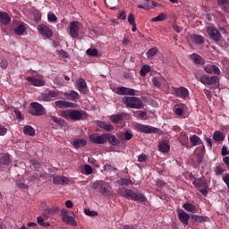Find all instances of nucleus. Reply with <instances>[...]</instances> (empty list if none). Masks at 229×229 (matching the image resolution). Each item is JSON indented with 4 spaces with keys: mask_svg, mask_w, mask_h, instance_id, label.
I'll return each instance as SVG.
<instances>
[{
    "mask_svg": "<svg viewBox=\"0 0 229 229\" xmlns=\"http://www.w3.org/2000/svg\"><path fill=\"white\" fill-rule=\"evenodd\" d=\"M118 194L126 198V199H131L132 201H138L139 203H144L146 201V196L142 193H137L132 190L126 188H119Z\"/></svg>",
    "mask_w": 229,
    "mask_h": 229,
    "instance_id": "f257e3e1",
    "label": "nucleus"
},
{
    "mask_svg": "<svg viewBox=\"0 0 229 229\" xmlns=\"http://www.w3.org/2000/svg\"><path fill=\"white\" fill-rule=\"evenodd\" d=\"M123 101L128 108H144V102L137 97H124Z\"/></svg>",
    "mask_w": 229,
    "mask_h": 229,
    "instance_id": "f03ea898",
    "label": "nucleus"
},
{
    "mask_svg": "<svg viewBox=\"0 0 229 229\" xmlns=\"http://www.w3.org/2000/svg\"><path fill=\"white\" fill-rule=\"evenodd\" d=\"M30 114L31 115H36V117H40L45 115L46 108L38 102H32L30 104Z\"/></svg>",
    "mask_w": 229,
    "mask_h": 229,
    "instance_id": "7ed1b4c3",
    "label": "nucleus"
},
{
    "mask_svg": "<svg viewBox=\"0 0 229 229\" xmlns=\"http://www.w3.org/2000/svg\"><path fill=\"white\" fill-rule=\"evenodd\" d=\"M95 189H98L102 196H110L112 194V187L105 181H98L94 184Z\"/></svg>",
    "mask_w": 229,
    "mask_h": 229,
    "instance_id": "20e7f679",
    "label": "nucleus"
},
{
    "mask_svg": "<svg viewBox=\"0 0 229 229\" xmlns=\"http://www.w3.org/2000/svg\"><path fill=\"white\" fill-rule=\"evenodd\" d=\"M134 127L136 128V130H138V131H140L141 133H159L160 129L157 128V127H153L150 125H144L139 123H136L134 124Z\"/></svg>",
    "mask_w": 229,
    "mask_h": 229,
    "instance_id": "39448f33",
    "label": "nucleus"
},
{
    "mask_svg": "<svg viewBox=\"0 0 229 229\" xmlns=\"http://www.w3.org/2000/svg\"><path fill=\"white\" fill-rule=\"evenodd\" d=\"M61 216L63 223L66 225H71L72 226H78V223L74 220V217L69 216V211H62Z\"/></svg>",
    "mask_w": 229,
    "mask_h": 229,
    "instance_id": "423d86ee",
    "label": "nucleus"
},
{
    "mask_svg": "<svg viewBox=\"0 0 229 229\" xmlns=\"http://www.w3.org/2000/svg\"><path fill=\"white\" fill-rule=\"evenodd\" d=\"M89 139L93 144H106L108 142V134H102L98 136L90 135Z\"/></svg>",
    "mask_w": 229,
    "mask_h": 229,
    "instance_id": "0eeeda50",
    "label": "nucleus"
},
{
    "mask_svg": "<svg viewBox=\"0 0 229 229\" xmlns=\"http://www.w3.org/2000/svg\"><path fill=\"white\" fill-rule=\"evenodd\" d=\"M70 36L72 38H78L80 37V22L72 21L70 23Z\"/></svg>",
    "mask_w": 229,
    "mask_h": 229,
    "instance_id": "6e6552de",
    "label": "nucleus"
},
{
    "mask_svg": "<svg viewBox=\"0 0 229 229\" xmlns=\"http://www.w3.org/2000/svg\"><path fill=\"white\" fill-rule=\"evenodd\" d=\"M207 32H208V35H209L210 38L215 40V42H219V40H221V33L216 28L208 27Z\"/></svg>",
    "mask_w": 229,
    "mask_h": 229,
    "instance_id": "1a4fd4ad",
    "label": "nucleus"
},
{
    "mask_svg": "<svg viewBox=\"0 0 229 229\" xmlns=\"http://www.w3.org/2000/svg\"><path fill=\"white\" fill-rule=\"evenodd\" d=\"M194 187L199 189V192L203 194V196H207L208 194V191H207V182L202 180L194 181L193 182Z\"/></svg>",
    "mask_w": 229,
    "mask_h": 229,
    "instance_id": "9d476101",
    "label": "nucleus"
},
{
    "mask_svg": "<svg viewBox=\"0 0 229 229\" xmlns=\"http://www.w3.org/2000/svg\"><path fill=\"white\" fill-rule=\"evenodd\" d=\"M178 212V219L184 225L187 226L189 225V219H191V216L187 214L183 209H180Z\"/></svg>",
    "mask_w": 229,
    "mask_h": 229,
    "instance_id": "9b49d317",
    "label": "nucleus"
},
{
    "mask_svg": "<svg viewBox=\"0 0 229 229\" xmlns=\"http://www.w3.org/2000/svg\"><path fill=\"white\" fill-rule=\"evenodd\" d=\"M174 94L177 98H181V99H187L189 98V89L185 87L175 88Z\"/></svg>",
    "mask_w": 229,
    "mask_h": 229,
    "instance_id": "f8f14e48",
    "label": "nucleus"
},
{
    "mask_svg": "<svg viewBox=\"0 0 229 229\" xmlns=\"http://www.w3.org/2000/svg\"><path fill=\"white\" fill-rule=\"evenodd\" d=\"M38 30L43 37H46V38H51L53 37V30L46 25H38Z\"/></svg>",
    "mask_w": 229,
    "mask_h": 229,
    "instance_id": "ddd939ff",
    "label": "nucleus"
},
{
    "mask_svg": "<svg viewBox=\"0 0 229 229\" xmlns=\"http://www.w3.org/2000/svg\"><path fill=\"white\" fill-rule=\"evenodd\" d=\"M204 71L208 72V74H221V70L219 69V67L214 64H207L204 67Z\"/></svg>",
    "mask_w": 229,
    "mask_h": 229,
    "instance_id": "4468645a",
    "label": "nucleus"
},
{
    "mask_svg": "<svg viewBox=\"0 0 229 229\" xmlns=\"http://www.w3.org/2000/svg\"><path fill=\"white\" fill-rule=\"evenodd\" d=\"M77 90L81 92V94H87V81H84L83 78H80L77 82Z\"/></svg>",
    "mask_w": 229,
    "mask_h": 229,
    "instance_id": "2eb2a0df",
    "label": "nucleus"
},
{
    "mask_svg": "<svg viewBox=\"0 0 229 229\" xmlns=\"http://www.w3.org/2000/svg\"><path fill=\"white\" fill-rule=\"evenodd\" d=\"M190 60H192L195 65H205V59H203V57L198 54L190 55Z\"/></svg>",
    "mask_w": 229,
    "mask_h": 229,
    "instance_id": "dca6fc26",
    "label": "nucleus"
},
{
    "mask_svg": "<svg viewBox=\"0 0 229 229\" xmlns=\"http://www.w3.org/2000/svg\"><path fill=\"white\" fill-rule=\"evenodd\" d=\"M70 119H72V121H81V119H83V113L76 109L71 110Z\"/></svg>",
    "mask_w": 229,
    "mask_h": 229,
    "instance_id": "f3484780",
    "label": "nucleus"
},
{
    "mask_svg": "<svg viewBox=\"0 0 229 229\" xmlns=\"http://www.w3.org/2000/svg\"><path fill=\"white\" fill-rule=\"evenodd\" d=\"M171 149V145L166 140H162L158 143V150L161 153H169Z\"/></svg>",
    "mask_w": 229,
    "mask_h": 229,
    "instance_id": "a211bd4d",
    "label": "nucleus"
},
{
    "mask_svg": "<svg viewBox=\"0 0 229 229\" xmlns=\"http://www.w3.org/2000/svg\"><path fill=\"white\" fill-rule=\"evenodd\" d=\"M27 81L31 83L34 87H44V85H46L43 80L36 79L35 77H27Z\"/></svg>",
    "mask_w": 229,
    "mask_h": 229,
    "instance_id": "6ab92c4d",
    "label": "nucleus"
},
{
    "mask_svg": "<svg viewBox=\"0 0 229 229\" xmlns=\"http://www.w3.org/2000/svg\"><path fill=\"white\" fill-rule=\"evenodd\" d=\"M53 182L55 185H65V183H69V179L65 176L55 175Z\"/></svg>",
    "mask_w": 229,
    "mask_h": 229,
    "instance_id": "aec40b11",
    "label": "nucleus"
},
{
    "mask_svg": "<svg viewBox=\"0 0 229 229\" xmlns=\"http://www.w3.org/2000/svg\"><path fill=\"white\" fill-rule=\"evenodd\" d=\"M117 137L121 139V140H131L133 139V131L131 130H127L125 132H120L117 134Z\"/></svg>",
    "mask_w": 229,
    "mask_h": 229,
    "instance_id": "412c9836",
    "label": "nucleus"
},
{
    "mask_svg": "<svg viewBox=\"0 0 229 229\" xmlns=\"http://www.w3.org/2000/svg\"><path fill=\"white\" fill-rule=\"evenodd\" d=\"M97 126L102 130H105L106 131H114V125L106 123V122L97 121Z\"/></svg>",
    "mask_w": 229,
    "mask_h": 229,
    "instance_id": "4be33fe9",
    "label": "nucleus"
},
{
    "mask_svg": "<svg viewBox=\"0 0 229 229\" xmlns=\"http://www.w3.org/2000/svg\"><path fill=\"white\" fill-rule=\"evenodd\" d=\"M11 21L12 19H10L8 13L0 12V21L2 24H4V26H8Z\"/></svg>",
    "mask_w": 229,
    "mask_h": 229,
    "instance_id": "5701e85b",
    "label": "nucleus"
},
{
    "mask_svg": "<svg viewBox=\"0 0 229 229\" xmlns=\"http://www.w3.org/2000/svg\"><path fill=\"white\" fill-rule=\"evenodd\" d=\"M65 98L70 99V101H78L80 99V94L74 90H71L70 92L64 93Z\"/></svg>",
    "mask_w": 229,
    "mask_h": 229,
    "instance_id": "b1692460",
    "label": "nucleus"
},
{
    "mask_svg": "<svg viewBox=\"0 0 229 229\" xmlns=\"http://www.w3.org/2000/svg\"><path fill=\"white\" fill-rule=\"evenodd\" d=\"M190 38H191V42H193V44L201 45V44H204V42H205V38L202 36H199L198 34H191L190 36Z\"/></svg>",
    "mask_w": 229,
    "mask_h": 229,
    "instance_id": "393cba45",
    "label": "nucleus"
},
{
    "mask_svg": "<svg viewBox=\"0 0 229 229\" xmlns=\"http://www.w3.org/2000/svg\"><path fill=\"white\" fill-rule=\"evenodd\" d=\"M107 142L111 144V146H119L121 144V141L115 137V135H112L107 133Z\"/></svg>",
    "mask_w": 229,
    "mask_h": 229,
    "instance_id": "a878e982",
    "label": "nucleus"
},
{
    "mask_svg": "<svg viewBox=\"0 0 229 229\" xmlns=\"http://www.w3.org/2000/svg\"><path fill=\"white\" fill-rule=\"evenodd\" d=\"M105 4L109 10H115L119 4V0H105Z\"/></svg>",
    "mask_w": 229,
    "mask_h": 229,
    "instance_id": "bb28decb",
    "label": "nucleus"
},
{
    "mask_svg": "<svg viewBox=\"0 0 229 229\" xmlns=\"http://www.w3.org/2000/svg\"><path fill=\"white\" fill-rule=\"evenodd\" d=\"M23 133L30 135V137H35V129L31 125H25L23 127Z\"/></svg>",
    "mask_w": 229,
    "mask_h": 229,
    "instance_id": "cd10ccee",
    "label": "nucleus"
},
{
    "mask_svg": "<svg viewBox=\"0 0 229 229\" xmlns=\"http://www.w3.org/2000/svg\"><path fill=\"white\" fill-rule=\"evenodd\" d=\"M124 115L123 114H112L110 116V121L114 123V124H119L121 121H123Z\"/></svg>",
    "mask_w": 229,
    "mask_h": 229,
    "instance_id": "c85d7f7f",
    "label": "nucleus"
},
{
    "mask_svg": "<svg viewBox=\"0 0 229 229\" xmlns=\"http://www.w3.org/2000/svg\"><path fill=\"white\" fill-rule=\"evenodd\" d=\"M191 219H193L195 223H208V221H209L208 216H201L198 215H192Z\"/></svg>",
    "mask_w": 229,
    "mask_h": 229,
    "instance_id": "c756f323",
    "label": "nucleus"
},
{
    "mask_svg": "<svg viewBox=\"0 0 229 229\" xmlns=\"http://www.w3.org/2000/svg\"><path fill=\"white\" fill-rule=\"evenodd\" d=\"M182 208L187 212H191L192 214L196 213V206L191 202H186L182 205Z\"/></svg>",
    "mask_w": 229,
    "mask_h": 229,
    "instance_id": "7c9ffc66",
    "label": "nucleus"
},
{
    "mask_svg": "<svg viewBox=\"0 0 229 229\" xmlns=\"http://www.w3.org/2000/svg\"><path fill=\"white\" fill-rule=\"evenodd\" d=\"M213 140H215L216 142H221V141L225 140V134H223V132H221L219 131H216L213 133Z\"/></svg>",
    "mask_w": 229,
    "mask_h": 229,
    "instance_id": "2f4dec72",
    "label": "nucleus"
},
{
    "mask_svg": "<svg viewBox=\"0 0 229 229\" xmlns=\"http://www.w3.org/2000/svg\"><path fill=\"white\" fill-rule=\"evenodd\" d=\"M73 148L76 149H80V148H84V146H87V140H76L73 141Z\"/></svg>",
    "mask_w": 229,
    "mask_h": 229,
    "instance_id": "473e14b6",
    "label": "nucleus"
},
{
    "mask_svg": "<svg viewBox=\"0 0 229 229\" xmlns=\"http://www.w3.org/2000/svg\"><path fill=\"white\" fill-rule=\"evenodd\" d=\"M190 142L191 146H198V144H201V139L198 135H192L190 137Z\"/></svg>",
    "mask_w": 229,
    "mask_h": 229,
    "instance_id": "72a5a7b5",
    "label": "nucleus"
},
{
    "mask_svg": "<svg viewBox=\"0 0 229 229\" xmlns=\"http://www.w3.org/2000/svg\"><path fill=\"white\" fill-rule=\"evenodd\" d=\"M218 4L222 5V10L229 13V1L228 0H218Z\"/></svg>",
    "mask_w": 229,
    "mask_h": 229,
    "instance_id": "f704fd0d",
    "label": "nucleus"
},
{
    "mask_svg": "<svg viewBox=\"0 0 229 229\" xmlns=\"http://www.w3.org/2000/svg\"><path fill=\"white\" fill-rule=\"evenodd\" d=\"M151 72V66L148 64H144L140 71V76L144 77L146 76V74H148V72Z\"/></svg>",
    "mask_w": 229,
    "mask_h": 229,
    "instance_id": "c9c22d12",
    "label": "nucleus"
},
{
    "mask_svg": "<svg viewBox=\"0 0 229 229\" xmlns=\"http://www.w3.org/2000/svg\"><path fill=\"white\" fill-rule=\"evenodd\" d=\"M119 185L122 187L128 186V185H133V181L131 179L123 178L118 181Z\"/></svg>",
    "mask_w": 229,
    "mask_h": 229,
    "instance_id": "e433bc0d",
    "label": "nucleus"
},
{
    "mask_svg": "<svg viewBox=\"0 0 229 229\" xmlns=\"http://www.w3.org/2000/svg\"><path fill=\"white\" fill-rule=\"evenodd\" d=\"M157 53H158V48L157 47H153V48H150L147 51L146 55L148 58H153L154 56H157Z\"/></svg>",
    "mask_w": 229,
    "mask_h": 229,
    "instance_id": "4c0bfd02",
    "label": "nucleus"
},
{
    "mask_svg": "<svg viewBox=\"0 0 229 229\" xmlns=\"http://www.w3.org/2000/svg\"><path fill=\"white\" fill-rule=\"evenodd\" d=\"M0 164H3V165H10V164H12V159L10 158V156H3L0 158Z\"/></svg>",
    "mask_w": 229,
    "mask_h": 229,
    "instance_id": "58836bf2",
    "label": "nucleus"
},
{
    "mask_svg": "<svg viewBox=\"0 0 229 229\" xmlns=\"http://www.w3.org/2000/svg\"><path fill=\"white\" fill-rule=\"evenodd\" d=\"M166 15L164 13H159L157 17L152 18L151 22H160L165 21Z\"/></svg>",
    "mask_w": 229,
    "mask_h": 229,
    "instance_id": "ea45409f",
    "label": "nucleus"
},
{
    "mask_svg": "<svg viewBox=\"0 0 229 229\" xmlns=\"http://www.w3.org/2000/svg\"><path fill=\"white\" fill-rule=\"evenodd\" d=\"M38 101H44L46 103H49V101H51V98H49V96L47 95V93H41L38 97Z\"/></svg>",
    "mask_w": 229,
    "mask_h": 229,
    "instance_id": "a19ab883",
    "label": "nucleus"
},
{
    "mask_svg": "<svg viewBox=\"0 0 229 229\" xmlns=\"http://www.w3.org/2000/svg\"><path fill=\"white\" fill-rule=\"evenodd\" d=\"M24 31H26V27H24V25H19L14 29V33L16 35H24Z\"/></svg>",
    "mask_w": 229,
    "mask_h": 229,
    "instance_id": "79ce46f5",
    "label": "nucleus"
},
{
    "mask_svg": "<svg viewBox=\"0 0 229 229\" xmlns=\"http://www.w3.org/2000/svg\"><path fill=\"white\" fill-rule=\"evenodd\" d=\"M55 105L57 108H67V101L65 100H57Z\"/></svg>",
    "mask_w": 229,
    "mask_h": 229,
    "instance_id": "37998d69",
    "label": "nucleus"
},
{
    "mask_svg": "<svg viewBox=\"0 0 229 229\" xmlns=\"http://www.w3.org/2000/svg\"><path fill=\"white\" fill-rule=\"evenodd\" d=\"M49 118H50V121H53V123H55V124L64 123V120L62 118L56 117L55 115H50Z\"/></svg>",
    "mask_w": 229,
    "mask_h": 229,
    "instance_id": "c03bdc74",
    "label": "nucleus"
},
{
    "mask_svg": "<svg viewBox=\"0 0 229 229\" xmlns=\"http://www.w3.org/2000/svg\"><path fill=\"white\" fill-rule=\"evenodd\" d=\"M199 81H200V83H202L203 85H208L209 76L204 74L199 79Z\"/></svg>",
    "mask_w": 229,
    "mask_h": 229,
    "instance_id": "a18cd8bd",
    "label": "nucleus"
},
{
    "mask_svg": "<svg viewBox=\"0 0 229 229\" xmlns=\"http://www.w3.org/2000/svg\"><path fill=\"white\" fill-rule=\"evenodd\" d=\"M216 83H219V77L213 75L209 77L208 85H216Z\"/></svg>",
    "mask_w": 229,
    "mask_h": 229,
    "instance_id": "49530a36",
    "label": "nucleus"
},
{
    "mask_svg": "<svg viewBox=\"0 0 229 229\" xmlns=\"http://www.w3.org/2000/svg\"><path fill=\"white\" fill-rule=\"evenodd\" d=\"M203 158H205V155L203 154V152H199V154H197V161L195 163V165L199 166L201 162H203Z\"/></svg>",
    "mask_w": 229,
    "mask_h": 229,
    "instance_id": "de8ad7c7",
    "label": "nucleus"
},
{
    "mask_svg": "<svg viewBox=\"0 0 229 229\" xmlns=\"http://www.w3.org/2000/svg\"><path fill=\"white\" fill-rule=\"evenodd\" d=\"M128 88L125 87H120L116 89V94H119L120 96H126Z\"/></svg>",
    "mask_w": 229,
    "mask_h": 229,
    "instance_id": "09e8293b",
    "label": "nucleus"
},
{
    "mask_svg": "<svg viewBox=\"0 0 229 229\" xmlns=\"http://www.w3.org/2000/svg\"><path fill=\"white\" fill-rule=\"evenodd\" d=\"M149 6V0H141V4H138V8L146 10Z\"/></svg>",
    "mask_w": 229,
    "mask_h": 229,
    "instance_id": "8fccbe9b",
    "label": "nucleus"
},
{
    "mask_svg": "<svg viewBox=\"0 0 229 229\" xmlns=\"http://www.w3.org/2000/svg\"><path fill=\"white\" fill-rule=\"evenodd\" d=\"M82 173L83 174H92V166L85 165Z\"/></svg>",
    "mask_w": 229,
    "mask_h": 229,
    "instance_id": "3c124183",
    "label": "nucleus"
},
{
    "mask_svg": "<svg viewBox=\"0 0 229 229\" xmlns=\"http://www.w3.org/2000/svg\"><path fill=\"white\" fill-rule=\"evenodd\" d=\"M86 53L89 56H98V49L96 48H89Z\"/></svg>",
    "mask_w": 229,
    "mask_h": 229,
    "instance_id": "603ef678",
    "label": "nucleus"
},
{
    "mask_svg": "<svg viewBox=\"0 0 229 229\" xmlns=\"http://www.w3.org/2000/svg\"><path fill=\"white\" fill-rule=\"evenodd\" d=\"M37 221H38V224L40 225V226H45V227L49 226V223L44 222V217L42 216H38L37 218Z\"/></svg>",
    "mask_w": 229,
    "mask_h": 229,
    "instance_id": "864d4df0",
    "label": "nucleus"
},
{
    "mask_svg": "<svg viewBox=\"0 0 229 229\" xmlns=\"http://www.w3.org/2000/svg\"><path fill=\"white\" fill-rule=\"evenodd\" d=\"M174 112L176 115L182 116L183 115V112H185V109L183 108V106H180L175 107Z\"/></svg>",
    "mask_w": 229,
    "mask_h": 229,
    "instance_id": "5fc2aeb1",
    "label": "nucleus"
},
{
    "mask_svg": "<svg viewBox=\"0 0 229 229\" xmlns=\"http://www.w3.org/2000/svg\"><path fill=\"white\" fill-rule=\"evenodd\" d=\"M84 214L89 217H96L98 216V212L91 211L90 209H84Z\"/></svg>",
    "mask_w": 229,
    "mask_h": 229,
    "instance_id": "6e6d98bb",
    "label": "nucleus"
},
{
    "mask_svg": "<svg viewBox=\"0 0 229 229\" xmlns=\"http://www.w3.org/2000/svg\"><path fill=\"white\" fill-rule=\"evenodd\" d=\"M47 19H48V22H56L58 21V18L55 13H48Z\"/></svg>",
    "mask_w": 229,
    "mask_h": 229,
    "instance_id": "4d7b16f0",
    "label": "nucleus"
},
{
    "mask_svg": "<svg viewBox=\"0 0 229 229\" xmlns=\"http://www.w3.org/2000/svg\"><path fill=\"white\" fill-rule=\"evenodd\" d=\"M104 169L105 171H117L115 165H105Z\"/></svg>",
    "mask_w": 229,
    "mask_h": 229,
    "instance_id": "13d9d810",
    "label": "nucleus"
},
{
    "mask_svg": "<svg viewBox=\"0 0 229 229\" xmlns=\"http://www.w3.org/2000/svg\"><path fill=\"white\" fill-rule=\"evenodd\" d=\"M47 96L51 99V98H58V96H60V93L58 91L50 90L48 91Z\"/></svg>",
    "mask_w": 229,
    "mask_h": 229,
    "instance_id": "bf43d9fd",
    "label": "nucleus"
},
{
    "mask_svg": "<svg viewBox=\"0 0 229 229\" xmlns=\"http://www.w3.org/2000/svg\"><path fill=\"white\" fill-rule=\"evenodd\" d=\"M151 81H152V84L154 85V87L160 89L162 84L160 83V81H158V79H157V77H153Z\"/></svg>",
    "mask_w": 229,
    "mask_h": 229,
    "instance_id": "052dcab7",
    "label": "nucleus"
},
{
    "mask_svg": "<svg viewBox=\"0 0 229 229\" xmlns=\"http://www.w3.org/2000/svg\"><path fill=\"white\" fill-rule=\"evenodd\" d=\"M61 117H64V119H71V110L63 111L61 113Z\"/></svg>",
    "mask_w": 229,
    "mask_h": 229,
    "instance_id": "680f3d73",
    "label": "nucleus"
},
{
    "mask_svg": "<svg viewBox=\"0 0 229 229\" xmlns=\"http://www.w3.org/2000/svg\"><path fill=\"white\" fill-rule=\"evenodd\" d=\"M128 22L129 24H131V26H135V16L133 15V13L129 14Z\"/></svg>",
    "mask_w": 229,
    "mask_h": 229,
    "instance_id": "e2e57ef3",
    "label": "nucleus"
},
{
    "mask_svg": "<svg viewBox=\"0 0 229 229\" xmlns=\"http://www.w3.org/2000/svg\"><path fill=\"white\" fill-rule=\"evenodd\" d=\"M14 114L18 121H22L24 119V117L22 116V113H21V111H19L18 109L14 110Z\"/></svg>",
    "mask_w": 229,
    "mask_h": 229,
    "instance_id": "0e129e2a",
    "label": "nucleus"
},
{
    "mask_svg": "<svg viewBox=\"0 0 229 229\" xmlns=\"http://www.w3.org/2000/svg\"><path fill=\"white\" fill-rule=\"evenodd\" d=\"M8 129H6V127H4V125L0 124V136L4 137Z\"/></svg>",
    "mask_w": 229,
    "mask_h": 229,
    "instance_id": "69168bd1",
    "label": "nucleus"
},
{
    "mask_svg": "<svg viewBox=\"0 0 229 229\" xmlns=\"http://www.w3.org/2000/svg\"><path fill=\"white\" fill-rule=\"evenodd\" d=\"M0 67L1 69H8V61L6 59H4L0 62Z\"/></svg>",
    "mask_w": 229,
    "mask_h": 229,
    "instance_id": "338daca9",
    "label": "nucleus"
},
{
    "mask_svg": "<svg viewBox=\"0 0 229 229\" xmlns=\"http://www.w3.org/2000/svg\"><path fill=\"white\" fill-rule=\"evenodd\" d=\"M147 156L145 154H141L138 157V162H146Z\"/></svg>",
    "mask_w": 229,
    "mask_h": 229,
    "instance_id": "774afa93",
    "label": "nucleus"
}]
</instances>
